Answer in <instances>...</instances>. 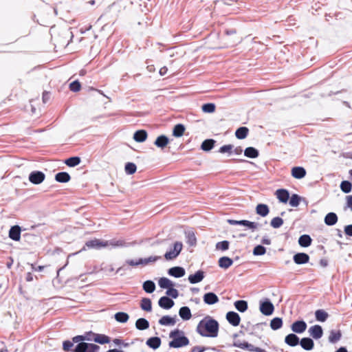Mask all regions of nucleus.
Returning <instances> with one entry per match:
<instances>
[{
  "instance_id": "obj_51",
  "label": "nucleus",
  "mask_w": 352,
  "mask_h": 352,
  "mask_svg": "<svg viewBox=\"0 0 352 352\" xmlns=\"http://www.w3.org/2000/svg\"><path fill=\"white\" fill-rule=\"evenodd\" d=\"M283 224V220L282 218L276 217L272 219L270 225L274 228H278Z\"/></svg>"
},
{
  "instance_id": "obj_22",
  "label": "nucleus",
  "mask_w": 352,
  "mask_h": 352,
  "mask_svg": "<svg viewBox=\"0 0 352 352\" xmlns=\"http://www.w3.org/2000/svg\"><path fill=\"white\" fill-rule=\"evenodd\" d=\"M168 142V138L166 135H162L156 138L155 141L154 142V144L158 148L163 149L167 146Z\"/></svg>"
},
{
  "instance_id": "obj_63",
  "label": "nucleus",
  "mask_w": 352,
  "mask_h": 352,
  "mask_svg": "<svg viewBox=\"0 0 352 352\" xmlns=\"http://www.w3.org/2000/svg\"><path fill=\"white\" fill-rule=\"evenodd\" d=\"M344 232L346 235L352 236V224L344 227Z\"/></svg>"
},
{
  "instance_id": "obj_54",
  "label": "nucleus",
  "mask_w": 352,
  "mask_h": 352,
  "mask_svg": "<svg viewBox=\"0 0 352 352\" xmlns=\"http://www.w3.org/2000/svg\"><path fill=\"white\" fill-rule=\"evenodd\" d=\"M300 197L296 194H293L289 199V205L292 207H297L300 201Z\"/></svg>"
},
{
  "instance_id": "obj_27",
  "label": "nucleus",
  "mask_w": 352,
  "mask_h": 352,
  "mask_svg": "<svg viewBox=\"0 0 352 352\" xmlns=\"http://www.w3.org/2000/svg\"><path fill=\"white\" fill-rule=\"evenodd\" d=\"M147 138V133L145 130H138L133 134V139L138 142H143Z\"/></svg>"
},
{
  "instance_id": "obj_36",
  "label": "nucleus",
  "mask_w": 352,
  "mask_h": 352,
  "mask_svg": "<svg viewBox=\"0 0 352 352\" xmlns=\"http://www.w3.org/2000/svg\"><path fill=\"white\" fill-rule=\"evenodd\" d=\"M311 237L307 234H303L300 236L298 239V243L302 247H308L311 243Z\"/></svg>"
},
{
  "instance_id": "obj_24",
  "label": "nucleus",
  "mask_w": 352,
  "mask_h": 352,
  "mask_svg": "<svg viewBox=\"0 0 352 352\" xmlns=\"http://www.w3.org/2000/svg\"><path fill=\"white\" fill-rule=\"evenodd\" d=\"M256 212L257 214L264 217L269 214L270 209L266 204H259L256 207Z\"/></svg>"
},
{
  "instance_id": "obj_21",
  "label": "nucleus",
  "mask_w": 352,
  "mask_h": 352,
  "mask_svg": "<svg viewBox=\"0 0 352 352\" xmlns=\"http://www.w3.org/2000/svg\"><path fill=\"white\" fill-rule=\"evenodd\" d=\"M306 175V170L303 167L296 166L292 169V175L296 179H302Z\"/></svg>"
},
{
  "instance_id": "obj_47",
  "label": "nucleus",
  "mask_w": 352,
  "mask_h": 352,
  "mask_svg": "<svg viewBox=\"0 0 352 352\" xmlns=\"http://www.w3.org/2000/svg\"><path fill=\"white\" fill-rule=\"evenodd\" d=\"M315 316L318 321L324 322L328 318V314L322 309H318L315 312Z\"/></svg>"
},
{
  "instance_id": "obj_41",
  "label": "nucleus",
  "mask_w": 352,
  "mask_h": 352,
  "mask_svg": "<svg viewBox=\"0 0 352 352\" xmlns=\"http://www.w3.org/2000/svg\"><path fill=\"white\" fill-rule=\"evenodd\" d=\"M235 308L240 312H245L248 309V302L245 300H240L234 302Z\"/></svg>"
},
{
  "instance_id": "obj_18",
  "label": "nucleus",
  "mask_w": 352,
  "mask_h": 352,
  "mask_svg": "<svg viewBox=\"0 0 352 352\" xmlns=\"http://www.w3.org/2000/svg\"><path fill=\"white\" fill-rule=\"evenodd\" d=\"M168 273L173 277L180 278L185 275V270L182 267H173L168 270Z\"/></svg>"
},
{
  "instance_id": "obj_34",
  "label": "nucleus",
  "mask_w": 352,
  "mask_h": 352,
  "mask_svg": "<svg viewBox=\"0 0 352 352\" xmlns=\"http://www.w3.org/2000/svg\"><path fill=\"white\" fill-rule=\"evenodd\" d=\"M135 327L139 330H145L149 327V322L145 318H139L135 322Z\"/></svg>"
},
{
  "instance_id": "obj_28",
  "label": "nucleus",
  "mask_w": 352,
  "mask_h": 352,
  "mask_svg": "<svg viewBox=\"0 0 352 352\" xmlns=\"http://www.w3.org/2000/svg\"><path fill=\"white\" fill-rule=\"evenodd\" d=\"M342 337V333L340 330H331L329 336V341L331 343H336Z\"/></svg>"
},
{
  "instance_id": "obj_7",
  "label": "nucleus",
  "mask_w": 352,
  "mask_h": 352,
  "mask_svg": "<svg viewBox=\"0 0 352 352\" xmlns=\"http://www.w3.org/2000/svg\"><path fill=\"white\" fill-rule=\"evenodd\" d=\"M259 309L263 315L270 316L274 312V307L269 299H265L260 301Z\"/></svg>"
},
{
  "instance_id": "obj_38",
  "label": "nucleus",
  "mask_w": 352,
  "mask_h": 352,
  "mask_svg": "<svg viewBox=\"0 0 352 352\" xmlns=\"http://www.w3.org/2000/svg\"><path fill=\"white\" fill-rule=\"evenodd\" d=\"M258 154V151L254 147H248L244 151V155L250 158H256Z\"/></svg>"
},
{
  "instance_id": "obj_42",
  "label": "nucleus",
  "mask_w": 352,
  "mask_h": 352,
  "mask_svg": "<svg viewBox=\"0 0 352 352\" xmlns=\"http://www.w3.org/2000/svg\"><path fill=\"white\" fill-rule=\"evenodd\" d=\"M140 307L144 311H151L152 309L151 300L147 298H142L141 300Z\"/></svg>"
},
{
  "instance_id": "obj_43",
  "label": "nucleus",
  "mask_w": 352,
  "mask_h": 352,
  "mask_svg": "<svg viewBox=\"0 0 352 352\" xmlns=\"http://www.w3.org/2000/svg\"><path fill=\"white\" fill-rule=\"evenodd\" d=\"M143 289L146 293H152L155 289V284L152 280H146L143 283Z\"/></svg>"
},
{
  "instance_id": "obj_31",
  "label": "nucleus",
  "mask_w": 352,
  "mask_h": 352,
  "mask_svg": "<svg viewBox=\"0 0 352 352\" xmlns=\"http://www.w3.org/2000/svg\"><path fill=\"white\" fill-rule=\"evenodd\" d=\"M94 341L100 344H107L110 342V338L104 334L95 333Z\"/></svg>"
},
{
  "instance_id": "obj_48",
  "label": "nucleus",
  "mask_w": 352,
  "mask_h": 352,
  "mask_svg": "<svg viewBox=\"0 0 352 352\" xmlns=\"http://www.w3.org/2000/svg\"><path fill=\"white\" fill-rule=\"evenodd\" d=\"M80 158L79 157H72L67 159L65 163L69 167H74L80 163Z\"/></svg>"
},
{
  "instance_id": "obj_9",
  "label": "nucleus",
  "mask_w": 352,
  "mask_h": 352,
  "mask_svg": "<svg viewBox=\"0 0 352 352\" xmlns=\"http://www.w3.org/2000/svg\"><path fill=\"white\" fill-rule=\"evenodd\" d=\"M45 178V174L41 171H32L29 175V180L34 184H40Z\"/></svg>"
},
{
  "instance_id": "obj_53",
  "label": "nucleus",
  "mask_w": 352,
  "mask_h": 352,
  "mask_svg": "<svg viewBox=\"0 0 352 352\" xmlns=\"http://www.w3.org/2000/svg\"><path fill=\"white\" fill-rule=\"evenodd\" d=\"M352 188V185L349 181H343L341 182L340 188L341 190L345 192L349 193L351 192Z\"/></svg>"
},
{
  "instance_id": "obj_35",
  "label": "nucleus",
  "mask_w": 352,
  "mask_h": 352,
  "mask_svg": "<svg viewBox=\"0 0 352 352\" xmlns=\"http://www.w3.org/2000/svg\"><path fill=\"white\" fill-rule=\"evenodd\" d=\"M186 237L187 239V243L191 246H194L197 243V239L193 231L188 230L185 232Z\"/></svg>"
},
{
  "instance_id": "obj_16",
  "label": "nucleus",
  "mask_w": 352,
  "mask_h": 352,
  "mask_svg": "<svg viewBox=\"0 0 352 352\" xmlns=\"http://www.w3.org/2000/svg\"><path fill=\"white\" fill-rule=\"evenodd\" d=\"M204 278V272L201 270H198L194 274H190L188 276V280L191 284H195L201 282Z\"/></svg>"
},
{
  "instance_id": "obj_64",
  "label": "nucleus",
  "mask_w": 352,
  "mask_h": 352,
  "mask_svg": "<svg viewBox=\"0 0 352 352\" xmlns=\"http://www.w3.org/2000/svg\"><path fill=\"white\" fill-rule=\"evenodd\" d=\"M206 349L204 346H196L192 349L191 352H204Z\"/></svg>"
},
{
  "instance_id": "obj_26",
  "label": "nucleus",
  "mask_w": 352,
  "mask_h": 352,
  "mask_svg": "<svg viewBox=\"0 0 352 352\" xmlns=\"http://www.w3.org/2000/svg\"><path fill=\"white\" fill-rule=\"evenodd\" d=\"M146 344L153 349H157L160 346L161 339L159 337H152L147 340Z\"/></svg>"
},
{
  "instance_id": "obj_15",
  "label": "nucleus",
  "mask_w": 352,
  "mask_h": 352,
  "mask_svg": "<svg viewBox=\"0 0 352 352\" xmlns=\"http://www.w3.org/2000/svg\"><path fill=\"white\" fill-rule=\"evenodd\" d=\"M204 302L207 305H214L219 302L218 296L213 292H208L204 294Z\"/></svg>"
},
{
  "instance_id": "obj_5",
  "label": "nucleus",
  "mask_w": 352,
  "mask_h": 352,
  "mask_svg": "<svg viewBox=\"0 0 352 352\" xmlns=\"http://www.w3.org/2000/svg\"><path fill=\"white\" fill-rule=\"evenodd\" d=\"M99 349V346L95 344L81 342L76 346L73 352H98Z\"/></svg>"
},
{
  "instance_id": "obj_23",
  "label": "nucleus",
  "mask_w": 352,
  "mask_h": 352,
  "mask_svg": "<svg viewBox=\"0 0 352 352\" xmlns=\"http://www.w3.org/2000/svg\"><path fill=\"white\" fill-rule=\"evenodd\" d=\"M299 343L302 349L307 351L313 349L314 346V341L309 338H303L301 340H299Z\"/></svg>"
},
{
  "instance_id": "obj_19",
  "label": "nucleus",
  "mask_w": 352,
  "mask_h": 352,
  "mask_svg": "<svg viewBox=\"0 0 352 352\" xmlns=\"http://www.w3.org/2000/svg\"><path fill=\"white\" fill-rule=\"evenodd\" d=\"M275 195L277 199L282 203H287L289 198V192L285 189H278L276 191Z\"/></svg>"
},
{
  "instance_id": "obj_3",
  "label": "nucleus",
  "mask_w": 352,
  "mask_h": 352,
  "mask_svg": "<svg viewBox=\"0 0 352 352\" xmlns=\"http://www.w3.org/2000/svg\"><path fill=\"white\" fill-rule=\"evenodd\" d=\"M109 245L112 246H120L122 245V243L119 241L117 242H110L109 243L108 241H104L100 239H93L86 242L85 247L88 248L93 249H100L102 248L107 247Z\"/></svg>"
},
{
  "instance_id": "obj_58",
  "label": "nucleus",
  "mask_w": 352,
  "mask_h": 352,
  "mask_svg": "<svg viewBox=\"0 0 352 352\" xmlns=\"http://www.w3.org/2000/svg\"><path fill=\"white\" fill-rule=\"evenodd\" d=\"M80 84L78 80H75L69 85L70 90L74 92L78 91L80 89Z\"/></svg>"
},
{
  "instance_id": "obj_17",
  "label": "nucleus",
  "mask_w": 352,
  "mask_h": 352,
  "mask_svg": "<svg viewBox=\"0 0 352 352\" xmlns=\"http://www.w3.org/2000/svg\"><path fill=\"white\" fill-rule=\"evenodd\" d=\"M294 261L296 264H305L309 262V256L306 253H297L294 256Z\"/></svg>"
},
{
  "instance_id": "obj_4",
  "label": "nucleus",
  "mask_w": 352,
  "mask_h": 352,
  "mask_svg": "<svg viewBox=\"0 0 352 352\" xmlns=\"http://www.w3.org/2000/svg\"><path fill=\"white\" fill-rule=\"evenodd\" d=\"M183 245L182 242L177 241L174 243L173 248L165 253V259L167 261H170L176 258L180 254Z\"/></svg>"
},
{
  "instance_id": "obj_8",
  "label": "nucleus",
  "mask_w": 352,
  "mask_h": 352,
  "mask_svg": "<svg viewBox=\"0 0 352 352\" xmlns=\"http://www.w3.org/2000/svg\"><path fill=\"white\" fill-rule=\"evenodd\" d=\"M228 223L230 225L244 226L252 230L257 229L258 226L259 225L258 223L250 221L248 220L236 221V220H233V219H228Z\"/></svg>"
},
{
  "instance_id": "obj_57",
  "label": "nucleus",
  "mask_w": 352,
  "mask_h": 352,
  "mask_svg": "<svg viewBox=\"0 0 352 352\" xmlns=\"http://www.w3.org/2000/svg\"><path fill=\"white\" fill-rule=\"evenodd\" d=\"M166 294L168 296H171L173 298H177L179 296L178 291L174 288L170 287L166 292Z\"/></svg>"
},
{
  "instance_id": "obj_33",
  "label": "nucleus",
  "mask_w": 352,
  "mask_h": 352,
  "mask_svg": "<svg viewBox=\"0 0 352 352\" xmlns=\"http://www.w3.org/2000/svg\"><path fill=\"white\" fill-rule=\"evenodd\" d=\"M70 175L66 172H60L55 175V179L58 182L65 183L70 180Z\"/></svg>"
},
{
  "instance_id": "obj_46",
  "label": "nucleus",
  "mask_w": 352,
  "mask_h": 352,
  "mask_svg": "<svg viewBox=\"0 0 352 352\" xmlns=\"http://www.w3.org/2000/svg\"><path fill=\"white\" fill-rule=\"evenodd\" d=\"M283 326V320L280 318H274L270 322V327L273 330H278Z\"/></svg>"
},
{
  "instance_id": "obj_40",
  "label": "nucleus",
  "mask_w": 352,
  "mask_h": 352,
  "mask_svg": "<svg viewBox=\"0 0 352 352\" xmlns=\"http://www.w3.org/2000/svg\"><path fill=\"white\" fill-rule=\"evenodd\" d=\"M214 143L215 141L212 139L206 140L202 142L201 148L205 151H209L214 147Z\"/></svg>"
},
{
  "instance_id": "obj_30",
  "label": "nucleus",
  "mask_w": 352,
  "mask_h": 352,
  "mask_svg": "<svg viewBox=\"0 0 352 352\" xmlns=\"http://www.w3.org/2000/svg\"><path fill=\"white\" fill-rule=\"evenodd\" d=\"M179 316L184 320H188L190 319L192 314L190 309L188 307H182L179 309Z\"/></svg>"
},
{
  "instance_id": "obj_20",
  "label": "nucleus",
  "mask_w": 352,
  "mask_h": 352,
  "mask_svg": "<svg viewBox=\"0 0 352 352\" xmlns=\"http://www.w3.org/2000/svg\"><path fill=\"white\" fill-rule=\"evenodd\" d=\"M299 340V338L294 333H289L285 338V342L290 346L298 345Z\"/></svg>"
},
{
  "instance_id": "obj_62",
  "label": "nucleus",
  "mask_w": 352,
  "mask_h": 352,
  "mask_svg": "<svg viewBox=\"0 0 352 352\" xmlns=\"http://www.w3.org/2000/svg\"><path fill=\"white\" fill-rule=\"evenodd\" d=\"M94 335H95V333L92 331L86 333L84 335L85 340L94 341V338H95V336H94Z\"/></svg>"
},
{
  "instance_id": "obj_11",
  "label": "nucleus",
  "mask_w": 352,
  "mask_h": 352,
  "mask_svg": "<svg viewBox=\"0 0 352 352\" xmlns=\"http://www.w3.org/2000/svg\"><path fill=\"white\" fill-rule=\"evenodd\" d=\"M309 335L314 339H320L323 335V330L318 324L314 325L309 329Z\"/></svg>"
},
{
  "instance_id": "obj_10",
  "label": "nucleus",
  "mask_w": 352,
  "mask_h": 352,
  "mask_svg": "<svg viewBox=\"0 0 352 352\" xmlns=\"http://www.w3.org/2000/svg\"><path fill=\"white\" fill-rule=\"evenodd\" d=\"M307 327V325L305 321L297 320L292 324L291 329L294 333H302L306 330Z\"/></svg>"
},
{
  "instance_id": "obj_60",
  "label": "nucleus",
  "mask_w": 352,
  "mask_h": 352,
  "mask_svg": "<svg viewBox=\"0 0 352 352\" xmlns=\"http://www.w3.org/2000/svg\"><path fill=\"white\" fill-rule=\"evenodd\" d=\"M233 148V146L231 144L223 145L219 148V152L221 153H225L227 152H230Z\"/></svg>"
},
{
  "instance_id": "obj_56",
  "label": "nucleus",
  "mask_w": 352,
  "mask_h": 352,
  "mask_svg": "<svg viewBox=\"0 0 352 352\" xmlns=\"http://www.w3.org/2000/svg\"><path fill=\"white\" fill-rule=\"evenodd\" d=\"M229 248V242L228 241H223L218 242L216 244V249L221 250L222 251L227 250Z\"/></svg>"
},
{
  "instance_id": "obj_52",
  "label": "nucleus",
  "mask_w": 352,
  "mask_h": 352,
  "mask_svg": "<svg viewBox=\"0 0 352 352\" xmlns=\"http://www.w3.org/2000/svg\"><path fill=\"white\" fill-rule=\"evenodd\" d=\"M201 109L205 113H213L215 111V104L214 103H206L202 105Z\"/></svg>"
},
{
  "instance_id": "obj_6",
  "label": "nucleus",
  "mask_w": 352,
  "mask_h": 352,
  "mask_svg": "<svg viewBox=\"0 0 352 352\" xmlns=\"http://www.w3.org/2000/svg\"><path fill=\"white\" fill-rule=\"evenodd\" d=\"M233 346L241 348L242 349H246L249 351L265 352L264 349L260 347L254 346V345L249 344L245 341L241 342L239 340H235L233 343Z\"/></svg>"
},
{
  "instance_id": "obj_25",
  "label": "nucleus",
  "mask_w": 352,
  "mask_h": 352,
  "mask_svg": "<svg viewBox=\"0 0 352 352\" xmlns=\"http://www.w3.org/2000/svg\"><path fill=\"white\" fill-rule=\"evenodd\" d=\"M233 264V261L228 257L223 256L219 259V266L223 269H228Z\"/></svg>"
},
{
  "instance_id": "obj_59",
  "label": "nucleus",
  "mask_w": 352,
  "mask_h": 352,
  "mask_svg": "<svg viewBox=\"0 0 352 352\" xmlns=\"http://www.w3.org/2000/svg\"><path fill=\"white\" fill-rule=\"evenodd\" d=\"M73 346H74L73 342H72L69 340L64 341L63 344V350L65 351H73V350H74V349H72Z\"/></svg>"
},
{
  "instance_id": "obj_61",
  "label": "nucleus",
  "mask_w": 352,
  "mask_h": 352,
  "mask_svg": "<svg viewBox=\"0 0 352 352\" xmlns=\"http://www.w3.org/2000/svg\"><path fill=\"white\" fill-rule=\"evenodd\" d=\"M126 263L131 266H138L139 265H142V263L140 262V258H139L138 260H127L126 261Z\"/></svg>"
},
{
  "instance_id": "obj_32",
  "label": "nucleus",
  "mask_w": 352,
  "mask_h": 352,
  "mask_svg": "<svg viewBox=\"0 0 352 352\" xmlns=\"http://www.w3.org/2000/svg\"><path fill=\"white\" fill-rule=\"evenodd\" d=\"M176 320L175 318H172L169 316H164L162 317L160 320L159 323L161 325H165V326H173L175 324Z\"/></svg>"
},
{
  "instance_id": "obj_37",
  "label": "nucleus",
  "mask_w": 352,
  "mask_h": 352,
  "mask_svg": "<svg viewBox=\"0 0 352 352\" xmlns=\"http://www.w3.org/2000/svg\"><path fill=\"white\" fill-rule=\"evenodd\" d=\"M158 284L160 287L163 289H168L174 286V283L165 277L161 278L158 281Z\"/></svg>"
},
{
  "instance_id": "obj_50",
  "label": "nucleus",
  "mask_w": 352,
  "mask_h": 352,
  "mask_svg": "<svg viewBox=\"0 0 352 352\" xmlns=\"http://www.w3.org/2000/svg\"><path fill=\"white\" fill-rule=\"evenodd\" d=\"M161 256H151L145 258H140V262L142 263V265H146L151 263H155L157 260L160 259Z\"/></svg>"
},
{
  "instance_id": "obj_45",
  "label": "nucleus",
  "mask_w": 352,
  "mask_h": 352,
  "mask_svg": "<svg viewBox=\"0 0 352 352\" xmlns=\"http://www.w3.org/2000/svg\"><path fill=\"white\" fill-rule=\"evenodd\" d=\"M114 318L116 321L121 323H124L128 321L129 316L125 312H118L115 314Z\"/></svg>"
},
{
  "instance_id": "obj_44",
  "label": "nucleus",
  "mask_w": 352,
  "mask_h": 352,
  "mask_svg": "<svg viewBox=\"0 0 352 352\" xmlns=\"http://www.w3.org/2000/svg\"><path fill=\"white\" fill-rule=\"evenodd\" d=\"M185 131V127L182 124H176L173 131V135L175 137H181L183 135Z\"/></svg>"
},
{
  "instance_id": "obj_49",
  "label": "nucleus",
  "mask_w": 352,
  "mask_h": 352,
  "mask_svg": "<svg viewBox=\"0 0 352 352\" xmlns=\"http://www.w3.org/2000/svg\"><path fill=\"white\" fill-rule=\"evenodd\" d=\"M124 170L128 175H132L135 173L137 167L134 163L128 162L125 164Z\"/></svg>"
},
{
  "instance_id": "obj_1",
  "label": "nucleus",
  "mask_w": 352,
  "mask_h": 352,
  "mask_svg": "<svg viewBox=\"0 0 352 352\" xmlns=\"http://www.w3.org/2000/svg\"><path fill=\"white\" fill-rule=\"evenodd\" d=\"M218 322L210 316L202 319L197 327V331L203 337L216 338L219 332Z\"/></svg>"
},
{
  "instance_id": "obj_2",
  "label": "nucleus",
  "mask_w": 352,
  "mask_h": 352,
  "mask_svg": "<svg viewBox=\"0 0 352 352\" xmlns=\"http://www.w3.org/2000/svg\"><path fill=\"white\" fill-rule=\"evenodd\" d=\"M169 337L173 339L169 342L170 347L179 348L189 344V340L188 338L184 335L183 331L179 329L172 331L169 334Z\"/></svg>"
},
{
  "instance_id": "obj_29",
  "label": "nucleus",
  "mask_w": 352,
  "mask_h": 352,
  "mask_svg": "<svg viewBox=\"0 0 352 352\" xmlns=\"http://www.w3.org/2000/svg\"><path fill=\"white\" fill-rule=\"evenodd\" d=\"M337 221L338 217L334 212H329L324 217V223L327 226H333Z\"/></svg>"
},
{
  "instance_id": "obj_14",
  "label": "nucleus",
  "mask_w": 352,
  "mask_h": 352,
  "mask_svg": "<svg viewBox=\"0 0 352 352\" xmlns=\"http://www.w3.org/2000/svg\"><path fill=\"white\" fill-rule=\"evenodd\" d=\"M9 237L14 241H19L21 239V228L19 226H12L9 231Z\"/></svg>"
},
{
  "instance_id": "obj_39",
  "label": "nucleus",
  "mask_w": 352,
  "mask_h": 352,
  "mask_svg": "<svg viewBox=\"0 0 352 352\" xmlns=\"http://www.w3.org/2000/svg\"><path fill=\"white\" fill-rule=\"evenodd\" d=\"M248 129L245 126L239 127L235 132V135L238 139L242 140L247 137Z\"/></svg>"
},
{
  "instance_id": "obj_13",
  "label": "nucleus",
  "mask_w": 352,
  "mask_h": 352,
  "mask_svg": "<svg viewBox=\"0 0 352 352\" xmlns=\"http://www.w3.org/2000/svg\"><path fill=\"white\" fill-rule=\"evenodd\" d=\"M159 306L165 309H169L174 305V301L168 296H162L158 301Z\"/></svg>"
},
{
  "instance_id": "obj_12",
  "label": "nucleus",
  "mask_w": 352,
  "mask_h": 352,
  "mask_svg": "<svg viewBox=\"0 0 352 352\" xmlns=\"http://www.w3.org/2000/svg\"><path fill=\"white\" fill-rule=\"evenodd\" d=\"M226 319L233 326H238L240 323L241 318L239 315L234 311H229L226 314Z\"/></svg>"
},
{
  "instance_id": "obj_55",
  "label": "nucleus",
  "mask_w": 352,
  "mask_h": 352,
  "mask_svg": "<svg viewBox=\"0 0 352 352\" xmlns=\"http://www.w3.org/2000/svg\"><path fill=\"white\" fill-rule=\"evenodd\" d=\"M266 249L261 245H256L253 250V254L255 256H261L265 254Z\"/></svg>"
}]
</instances>
